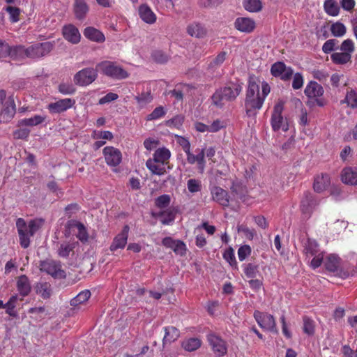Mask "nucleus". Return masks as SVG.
Segmentation results:
<instances>
[{
    "mask_svg": "<svg viewBox=\"0 0 357 357\" xmlns=\"http://www.w3.org/2000/svg\"><path fill=\"white\" fill-rule=\"evenodd\" d=\"M243 89V83L229 82L225 86L216 90L211 97L213 104L219 108L223 107L225 101H234Z\"/></svg>",
    "mask_w": 357,
    "mask_h": 357,
    "instance_id": "f257e3e1",
    "label": "nucleus"
},
{
    "mask_svg": "<svg viewBox=\"0 0 357 357\" xmlns=\"http://www.w3.org/2000/svg\"><path fill=\"white\" fill-rule=\"evenodd\" d=\"M323 87L314 81H310L306 86L304 93L310 98H319L324 94Z\"/></svg>",
    "mask_w": 357,
    "mask_h": 357,
    "instance_id": "6ab92c4d",
    "label": "nucleus"
},
{
    "mask_svg": "<svg viewBox=\"0 0 357 357\" xmlns=\"http://www.w3.org/2000/svg\"><path fill=\"white\" fill-rule=\"evenodd\" d=\"M62 33L64 38L73 44H77L80 41L81 35L79 30L73 24L64 26Z\"/></svg>",
    "mask_w": 357,
    "mask_h": 357,
    "instance_id": "f3484780",
    "label": "nucleus"
},
{
    "mask_svg": "<svg viewBox=\"0 0 357 357\" xmlns=\"http://www.w3.org/2000/svg\"><path fill=\"white\" fill-rule=\"evenodd\" d=\"M36 291L43 299H47L52 292L51 284L48 282H38L36 285Z\"/></svg>",
    "mask_w": 357,
    "mask_h": 357,
    "instance_id": "473e14b6",
    "label": "nucleus"
},
{
    "mask_svg": "<svg viewBox=\"0 0 357 357\" xmlns=\"http://www.w3.org/2000/svg\"><path fill=\"white\" fill-rule=\"evenodd\" d=\"M103 153L108 165L115 167L121 162L122 155L121 151L113 146H106L104 148Z\"/></svg>",
    "mask_w": 357,
    "mask_h": 357,
    "instance_id": "f8f14e48",
    "label": "nucleus"
},
{
    "mask_svg": "<svg viewBox=\"0 0 357 357\" xmlns=\"http://www.w3.org/2000/svg\"><path fill=\"white\" fill-rule=\"evenodd\" d=\"M44 118L40 115H36L33 117L24 119L20 121V124L22 126H37L44 121Z\"/></svg>",
    "mask_w": 357,
    "mask_h": 357,
    "instance_id": "a18cd8bd",
    "label": "nucleus"
},
{
    "mask_svg": "<svg viewBox=\"0 0 357 357\" xmlns=\"http://www.w3.org/2000/svg\"><path fill=\"white\" fill-rule=\"evenodd\" d=\"M91 296V292L89 290H84L78 294L70 301V305L77 307L80 304L87 301Z\"/></svg>",
    "mask_w": 357,
    "mask_h": 357,
    "instance_id": "ea45409f",
    "label": "nucleus"
},
{
    "mask_svg": "<svg viewBox=\"0 0 357 357\" xmlns=\"http://www.w3.org/2000/svg\"><path fill=\"white\" fill-rule=\"evenodd\" d=\"M243 6L248 11L258 12L261 9V2L260 0H244Z\"/></svg>",
    "mask_w": 357,
    "mask_h": 357,
    "instance_id": "37998d69",
    "label": "nucleus"
},
{
    "mask_svg": "<svg viewBox=\"0 0 357 357\" xmlns=\"http://www.w3.org/2000/svg\"><path fill=\"white\" fill-rule=\"evenodd\" d=\"M68 224L70 227H75L77 228L78 233L76 236L82 243L88 242L89 234L83 223L73 220L68 221Z\"/></svg>",
    "mask_w": 357,
    "mask_h": 357,
    "instance_id": "393cba45",
    "label": "nucleus"
},
{
    "mask_svg": "<svg viewBox=\"0 0 357 357\" xmlns=\"http://www.w3.org/2000/svg\"><path fill=\"white\" fill-rule=\"evenodd\" d=\"M254 317L261 328L278 333V331L276 328V323L273 315L255 311Z\"/></svg>",
    "mask_w": 357,
    "mask_h": 357,
    "instance_id": "0eeeda50",
    "label": "nucleus"
},
{
    "mask_svg": "<svg viewBox=\"0 0 357 357\" xmlns=\"http://www.w3.org/2000/svg\"><path fill=\"white\" fill-rule=\"evenodd\" d=\"M236 29L241 32L250 33L255 27V22L250 18L238 17L234 22Z\"/></svg>",
    "mask_w": 357,
    "mask_h": 357,
    "instance_id": "aec40b11",
    "label": "nucleus"
},
{
    "mask_svg": "<svg viewBox=\"0 0 357 357\" xmlns=\"http://www.w3.org/2000/svg\"><path fill=\"white\" fill-rule=\"evenodd\" d=\"M170 151L166 148L157 149L153 154L155 162L164 164L170 158Z\"/></svg>",
    "mask_w": 357,
    "mask_h": 357,
    "instance_id": "4c0bfd02",
    "label": "nucleus"
},
{
    "mask_svg": "<svg viewBox=\"0 0 357 357\" xmlns=\"http://www.w3.org/2000/svg\"><path fill=\"white\" fill-rule=\"evenodd\" d=\"M208 341L213 351V352L218 356H222L227 354V347L226 342L220 337L210 334L208 335Z\"/></svg>",
    "mask_w": 357,
    "mask_h": 357,
    "instance_id": "9b49d317",
    "label": "nucleus"
},
{
    "mask_svg": "<svg viewBox=\"0 0 357 357\" xmlns=\"http://www.w3.org/2000/svg\"><path fill=\"white\" fill-rule=\"evenodd\" d=\"M331 58L334 63L342 65L351 61V55L349 52H335Z\"/></svg>",
    "mask_w": 357,
    "mask_h": 357,
    "instance_id": "e433bc0d",
    "label": "nucleus"
},
{
    "mask_svg": "<svg viewBox=\"0 0 357 357\" xmlns=\"http://www.w3.org/2000/svg\"><path fill=\"white\" fill-rule=\"evenodd\" d=\"M345 26L340 22H336L331 25V31L332 34L335 37H341L346 33Z\"/></svg>",
    "mask_w": 357,
    "mask_h": 357,
    "instance_id": "49530a36",
    "label": "nucleus"
},
{
    "mask_svg": "<svg viewBox=\"0 0 357 357\" xmlns=\"http://www.w3.org/2000/svg\"><path fill=\"white\" fill-rule=\"evenodd\" d=\"M59 91L64 95L73 94L76 89L71 83H61L58 86Z\"/></svg>",
    "mask_w": 357,
    "mask_h": 357,
    "instance_id": "603ef678",
    "label": "nucleus"
},
{
    "mask_svg": "<svg viewBox=\"0 0 357 357\" xmlns=\"http://www.w3.org/2000/svg\"><path fill=\"white\" fill-rule=\"evenodd\" d=\"M264 98L256 96V98L245 99V112L248 116H254L257 114V110L261 108L264 103Z\"/></svg>",
    "mask_w": 357,
    "mask_h": 357,
    "instance_id": "2eb2a0df",
    "label": "nucleus"
},
{
    "mask_svg": "<svg viewBox=\"0 0 357 357\" xmlns=\"http://www.w3.org/2000/svg\"><path fill=\"white\" fill-rule=\"evenodd\" d=\"M96 67L102 74L114 79H123L129 76V73L121 66L110 61L100 62Z\"/></svg>",
    "mask_w": 357,
    "mask_h": 357,
    "instance_id": "f03ea898",
    "label": "nucleus"
},
{
    "mask_svg": "<svg viewBox=\"0 0 357 357\" xmlns=\"http://www.w3.org/2000/svg\"><path fill=\"white\" fill-rule=\"evenodd\" d=\"M187 185L188 190L192 193L199 192L202 189L201 182L196 179L188 180Z\"/></svg>",
    "mask_w": 357,
    "mask_h": 357,
    "instance_id": "bf43d9fd",
    "label": "nucleus"
},
{
    "mask_svg": "<svg viewBox=\"0 0 357 357\" xmlns=\"http://www.w3.org/2000/svg\"><path fill=\"white\" fill-rule=\"evenodd\" d=\"M318 244L314 240L308 238L304 245V251L307 255H314L317 252Z\"/></svg>",
    "mask_w": 357,
    "mask_h": 357,
    "instance_id": "c03bdc74",
    "label": "nucleus"
},
{
    "mask_svg": "<svg viewBox=\"0 0 357 357\" xmlns=\"http://www.w3.org/2000/svg\"><path fill=\"white\" fill-rule=\"evenodd\" d=\"M173 251L176 254L181 256H183L185 254L186 248L185 243L179 240H176L175 243H174L173 248H172Z\"/></svg>",
    "mask_w": 357,
    "mask_h": 357,
    "instance_id": "052dcab7",
    "label": "nucleus"
},
{
    "mask_svg": "<svg viewBox=\"0 0 357 357\" xmlns=\"http://www.w3.org/2000/svg\"><path fill=\"white\" fill-rule=\"evenodd\" d=\"M342 181L348 185H357V168L346 167L342 172Z\"/></svg>",
    "mask_w": 357,
    "mask_h": 357,
    "instance_id": "5701e85b",
    "label": "nucleus"
},
{
    "mask_svg": "<svg viewBox=\"0 0 357 357\" xmlns=\"http://www.w3.org/2000/svg\"><path fill=\"white\" fill-rule=\"evenodd\" d=\"M75 103V100L71 98L61 99L55 102L49 104L47 108L50 113L59 114L71 108Z\"/></svg>",
    "mask_w": 357,
    "mask_h": 357,
    "instance_id": "ddd939ff",
    "label": "nucleus"
},
{
    "mask_svg": "<svg viewBox=\"0 0 357 357\" xmlns=\"http://www.w3.org/2000/svg\"><path fill=\"white\" fill-rule=\"evenodd\" d=\"M180 336L179 331L174 326H167L165 328V336L162 340V345L165 347L167 344H171L176 341Z\"/></svg>",
    "mask_w": 357,
    "mask_h": 357,
    "instance_id": "bb28decb",
    "label": "nucleus"
},
{
    "mask_svg": "<svg viewBox=\"0 0 357 357\" xmlns=\"http://www.w3.org/2000/svg\"><path fill=\"white\" fill-rule=\"evenodd\" d=\"M338 41L336 39H330L326 40L322 46V50L324 53L328 54L335 50H337Z\"/></svg>",
    "mask_w": 357,
    "mask_h": 357,
    "instance_id": "3c124183",
    "label": "nucleus"
},
{
    "mask_svg": "<svg viewBox=\"0 0 357 357\" xmlns=\"http://www.w3.org/2000/svg\"><path fill=\"white\" fill-rule=\"evenodd\" d=\"M224 0H199L198 4L199 7L204 8H213L218 6Z\"/></svg>",
    "mask_w": 357,
    "mask_h": 357,
    "instance_id": "864d4df0",
    "label": "nucleus"
},
{
    "mask_svg": "<svg viewBox=\"0 0 357 357\" xmlns=\"http://www.w3.org/2000/svg\"><path fill=\"white\" fill-rule=\"evenodd\" d=\"M231 192L234 194H236L238 197V198L241 199H243V198L245 196V188L240 185L237 184H233L231 187Z\"/></svg>",
    "mask_w": 357,
    "mask_h": 357,
    "instance_id": "69168bd1",
    "label": "nucleus"
},
{
    "mask_svg": "<svg viewBox=\"0 0 357 357\" xmlns=\"http://www.w3.org/2000/svg\"><path fill=\"white\" fill-rule=\"evenodd\" d=\"M340 266L339 258L335 255H330L325 262L326 268L333 273H335L338 271Z\"/></svg>",
    "mask_w": 357,
    "mask_h": 357,
    "instance_id": "f704fd0d",
    "label": "nucleus"
},
{
    "mask_svg": "<svg viewBox=\"0 0 357 357\" xmlns=\"http://www.w3.org/2000/svg\"><path fill=\"white\" fill-rule=\"evenodd\" d=\"M166 112L162 106L155 107L153 111L146 116L147 121H152L164 116Z\"/></svg>",
    "mask_w": 357,
    "mask_h": 357,
    "instance_id": "8fccbe9b",
    "label": "nucleus"
},
{
    "mask_svg": "<svg viewBox=\"0 0 357 357\" xmlns=\"http://www.w3.org/2000/svg\"><path fill=\"white\" fill-rule=\"evenodd\" d=\"M39 268L40 271L45 272L54 278H66V273L61 269V265L59 261L54 260L40 261Z\"/></svg>",
    "mask_w": 357,
    "mask_h": 357,
    "instance_id": "39448f33",
    "label": "nucleus"
},
{
    "mask_svg": "<svg viewBox=\"0 0 357 357\" xmlns=\"http://www.w3.org/2000/svg\"><path fill=\"white\" fill-rule=\"evenodd\" d=\"M284 109V103L282 101L278 102L273 108L271 115V123L273 131L277 132L282 129L284 132L289 130V126L282 116Z\"/></svg>",
    "mask_w": 357,
    "mask_h": 357,
    "instance_id": "20e7f679",
    "label": "nucleus"
},
{
    "mask_svg": "<svg viewBox=\"0 0 357 357\" xmlns=\"http://www.w3.org/2000/svg\"><path fill=\"white\" fill-rule=\"evenodd\" d=\"M258 268L257 264L252 263L248 264L244 268L245 275L250 278H256L259 273Z\"/></svg>",
    "mask_w": 357,
    "mask_h": 357,
    "instance_id": "09e8293b",
    "label": "nucleus"
},
{
    "mask_svg": "<svg viewBox=\"0 0 357 357\" xmlns=\"http://www.w3.org/2000/svg\"><path fill=\"white\" fill-rule=\"evenodd\" d=\"M15 104L14 100L9 97L8 100L6 102L3 109L0 114L1 121L7 122L10 121L15 114Z\"/></svg>",
    "mask_w": 357,
    "mask_h": 357,
    "instance_id": "a211bd4d",
    "label": "nucleus"
},
{
    "mask_svg": "<svg viewBox=\"0 0 357 357\" xmlns=\"http://www.w3.org/2000/svg\"><path fill=\"white\" fill-rule=\"evenodd\" d=\"M54 47V43L45 42L29 46L26 48L27 58H39L49 54Z\"/></svg>",
    "mask_w": 357,
    "mask_h": 357,
    "instance_id": "423d86ee",
    "label": "nucleus"
},
{
    "mask_svg": "<svg viewBox=\"0 0 357 357\" xmlns=\"http://www.w3.org/2000/svg\"><path fill=\"white\" fill-rule=\"evenodd\" d=\"M154 160L149 159L146 161V167L154 174L163 175L165 172V168L164 164H156Z\"/></svg>",
    "mask_w": 357,
    "mask_h": 357,
    "instance_id": "c9c22d12",
    "label": "nucleus"
},
{
    "mask_svg": "<svg viewBox=\"0 0 357 357\" xmlns=\"http://www.w3.org/2000/svg\"><path fill=\"white\" fill-rule=\"evenodd\" d=\"M324 8L326 12L331 16L337 15L340 11V8L335 0H326Z\"/></svg>",
    "mask_w": 357,
    "mask_h": 357,
    "instance_id": "a19ab883",
    "label": "nucleus"
},
{
    "mask_svg": "<svg viewBox=\"0 0 357 357\" xmlns=\"http://www.w3.org/2000/svg\"><path fill=\"white\" fill-rule=\"evenodd\" d=\"M187 33L195 38H203L206 35V29L199 23H192L187 27Z\"/></svg>",
    "mask_w": 357,
    "mask_h": 357,
    "instance_id": "7c9ffc66",
    "label": "nucleus"
},
{
    "mask_svg": "<svg viewBox=\"0 0 357 357\" xmlns=\"http://www.w3.org/2000/svg\"><path fill=\"white\" fill-rule=\"evenodd\" d=\"M271 73L275 77H280L283 81H288L291 78L294 70L291 67L287 66L284 62L278 61L272 65Z\"/></svg>",
    "mask_w": 357,
    "mask_h": 357,
    "instance_id": "6e6552de",
    "label": "nucleus"
},
{
    "mask_svg": "<svg viewBox=\"0 0 357 357\" xmlns=\"http://www.w3.org/2000/svg\"><path fill=\"white\" fill-rule=\"evenodd\" d=\"M17 296H13L10 298L8 301L5 303L6 312L10 316H15V302L17 301Z\"/></svg>",
    "mask_w": 357,
    "mask_h": 357,
    "instance_id": "5fc2aeb1",
    "label": "nucleus"
},
{
    "mask_svg": "<svg viewBox=\"0 0 357 357\" xmlns=\"http://www.w3.org/2000/svg\"><path fill=\"white\" fill-rule=\"evenodd\" d=\"M303 332L308 335H312L314 333V323L312 319L308 317H303Z\"/></svg>",
    "mask_w": 357,
    "mask_h": 357,
    "instance_id": "de8ad7c7",
    "label": "nucleus"
},
{
    "mask_svg": "<svg viewBox=\"0 0 357 357\" xmlns=\"http://www.w3.org/2000/svg\"><path fill=\"white\" fill-rule=\"evenodd\" d=\"M152 217L155 218H160L162 224L169 225L175 219V213L171 209H167L160 212H152Z\"/></svg>",
    "mask_w": 357,
    "mask_h": 357,
    "instance_id": "cd10ccee",
    "label": "nucleus"
},
{
    "mask_svg": "<svg viewBox=\"0 0 357 357\" xmlns=\"http://www.w3.org/2000/svg\"><path fill=\"white\" fill-rule=\"evenodd\" d=\"M17 288L20 295L22 296H26L30 293L31 284L29 280L26 275H22L18 277Z\"/></svg>",
    "mask_w": 357,
    "mask_h": 357,
    "instance_id": "c756f323",
    "label": "nucleus"
},
{
    "mask_svg": "<svg viewBox=\"0 0 357 357\" xmlns=\"http://www.w3.org/2000/svg\"><path fill=\"white\" fill-rule=\"evenodd\" d=\"M89 10V6L84 0H75L73 4V11L75 17L79 20L85 19Z\"/></svg>",
    "mask_w": 357,
    "mask_h": 357,
    "instance_id": "412c9836",
    "label": "nucleus"
},
{
    "mask_svg": "<svg viewBox=\"0 0 357 357\" xmlns=\"http://www.w3.org/2000/svg\"><path fill=\"white\" fill-rule=\"evenodd\" d=\"M78 244L77 242H63L60 244L57 253L58 255L60 257L62 258H67L69 257L70 253L71 252H73V250L76 247V245Z\"/></svg>",
    "mask_w": 357,
    "mask_h": 357,
    "instance_id": "2f4dec72",
    "label": "nucleus"
},
{
    "mask_svg": "<svg viewBox=\"0 0 357 357\" xmlns=\"http://www.w3.org/2000/svg\"><path fill=\"white\" fill-rule=\"evenodd\" d=\"M152 58L155 62L158 63H165L167 62L169 59L168 56L160 50L153 52L152 54Z\"/></svg>",
    "mask_w": 357,
    "mask_h": 357,
    "instance_id": "13d9d810",
    "label": "nucleus"
},
{
    "mask_svg": "<svg viewBox=\"0 0 357 357\" xmlns=\"http://www.w3.org/2000/svg\"><path fill=\"white\" fill-rule=\"evenodd\" d=\"M139 14L142 20L148 24H153L156 20V16L147 5H141L139 8Z\"/></svg>",
    "mask_w": 357,
    "mask_h": 357,
    "instance_id": "c85d7f7f",
    "label": "nucleus"
},
{
    "mask_svg": "<svg viewBox=\"0 0 357 357\" xmlns=\"http://www.w3.org/2000/svg\"><path fill=\"white\" fill-rule=\"evenodd\" d=\"M83 33L87 39L93 42L101 43L105 40L103 33L93 26L85 28Z\"/></svg>",
    "mask_w": 357,
    "mask_h": 357,
    "instance_id": "4be33fe9",
    "label": "nucleus"
},
{
    "mask_svg": "<svg viewBox=\"0 0 357 357\" xmlns=\"http://www.w3.org/2000/svg\"><path fill=\"white\" fill-rule=\"evenodd\" d=\"M99 69L96 67L85 68L75 73L73 80L75 84L86 86L93 83L98 77Z\"/></svg>",
    "mask_w": 357,
    "mask_h": 357,
    "instance_id": "7ed1b4c3",
    "label": "nucleus"
},
{
    "mask_svg": "<svg viewBox=\"0 0 357 357\" xmlns=\"http://www.w3.org/2000/svg\"><path fill=\"white\" fill-rule=\"evenodd\" d=\"M201 340L196 337L185 340L182 342V347L188 351H194L201 347Z\"/></svg>",
    "mask_w": 357,
    "mask_h": 357,
    "instance_id": "72a5a7b5",
    "label": "nucleus"
},
{
    "mask_svg": "<svg viewBox=\"0 0 357 357\" xmlns=\"http://www.w3.org/2000/svg\"><path fill=\"white\" fill-rule=\"evenodd\" d=\"M170 203V197L167 195L159 196L155 199V204L157 207L163 208L168 206Z\"/></svg>",
    "mask_w": 357,
    "mask_h": 357,
    "instance_id": "4d7b16f0",
    "label": "nucleus"
},
{
    "mask_svg": "<svg viewBox=\"0 0 357 357\" xmlns=\"http://www.w3.org/2000/svg\"><path fill=\"white\" fill-rule=\"evenodd\" d=\"M346 100L350 107H357V92L352 90L348 92L346 96Z\"/></svg>",
    "mask_w": 357,
    "mask_h": 357,
    "instance_id": "e2e57ef3",
    "label": "nucleus"
},
{
    "mask_svg": "<svg viewBox=\"0 0 357 357\" xmlns=\"http://www.w3.org/2000/svg\"><path fill=\"white\" fill-rule=\"evenodd\" d=\"M251 254V248L248 245L241 246L238 250V257L240 261H243Z\"/></svg>",
    "mask_w": 357,
    "mask_h": 357,
    "instance_id": "680f3d73",
    "label": "nucleus"
},
{
    "mask_svg": "<svg viewBox=\"0 0 357 357\" xmlns=\"http://www.w3.org/2000/svg\"><path fill=\"white\" fill-rule=\"evenodd\" d=\"M212 198L214 201L220 204L224 207H227L229 204V196L228 192L218 186H214L211 189Z\"/></svg>",
    "mask_w": 357,
    "mask_h": 357,
    "instance_id": "dca6fc26",
    "label": "nucleus"
},
{
    "mask_svg": "<svg viewBox=\"0 0 357 357\" xmlns=\"http://www.w3.org/2000/svg\"><path fill=\"white\" fill-rule=\"evenodd\" d=\"M319 202L310 192H305L301 202V210L305 218H310Z\"/></svg>",
    "mask_w": 357,
    "mask_h": 357,
    "instance_id": "9d476101",
    "label": "nucleus"
},
{
    "mask_svg": "<svg viewBox=\"0 0 357 357\" xmlns=\"http://www.w3.org/2000/svg\"><path fill=\"white\" fill-rule=\"evenodd\" d=\"M6 11L10 15V20L12 22H17L19 21V15L20 14V9L17 7L7 6L5 8Z\"/></svg>",
    "mask_w": 357,
    "mask_h": 357,
    "instance_id": "6e6d98bb",
    "label": "nucleus"
},
{
    "mask_svg": "<svg viewBox=\"0 0 357 357\" xmlns=\"http://www.w3.org/2000/svg\"><path fill=\"white\" fill-rule=\"evenodd\" d=\"M45 220L43 218H35L29 222V229L31 236H33L44 225Z\"/></svg>",
    "mask_w": 357,
    "mask_h": 357,
    "instance_id": "79ce46f5",
    "label": "nucleus"
},
{
    "mask_svg": "<svg viewBox=\"0 0 357 357\" xmlns=\"http://www.w3.org/2000/svg\"><path fill=\"white\" fill-rule=\"evenodd\" d=\"M16 227L19 235L20 244L23 248H27L30 245V237L29 225L23 218H18L16 220Z\"/></svg>",
    "mask_w": 357,
    "mask_h": 357,
    "instance_id": "1a4fd4ad",
    "label": "nucleus"
},
{
    "mask_svg": "<svg viewBox=\"0 0 357 357\" xmlns=\"http://www.w3.org/2000/svg\"><path fill=\"white\" fill-rule=\"evenodd\" d=\"M340 50L343 52H349L351 55L354 51V43L351 39H347L342 42L340 46Z\"/></svg>",
    "mask_w": 357,
    "mask_h": 357,
    "instance_id": "0e129e2a",
    "label": "nucleus"
},
{
    "mask_svg": "<svg viewBox=\"0 0 357 357\" xmlns=\"http://www.w3.org/2000/svg\"><path fill=\"white\" fill-rule=\"evenodd\" d=\"M30 130L27 128H20L13 132V137L16 139H25L29 135Z\"/></svg>",
    "mask_w": 357,
    "mask_h": 357,
    "instance_id": "338daca9",
    "label": "nucleus"
},
{
    "mask_svg": "<svg viewBox=\"0 0 357 357\" xmlns=\"http://www.w3.org/2000/svg\"><path fill=\"white\" fill-rule=\"evenodd\" d=\"M184 118L181 115H178L172 118V119L167 121L168 126H174L175 128H179L183 124Z\"/></svg>",
    "mask_w": 357,
    "mask_h": 357,
    "instance_id": "774afa93",
    "label": "nucleus"
},
{
    "mask_svg": "<svg viewBox=\"0 0 357 357\" xmlns=\"http://www.w3.org/2000/svg\"><path fill=\"white\" fill-rule=\"evenodd\" d=\"M129 230L130 228L128 225H125L123 227L121 233L116 235L114 238L113 242L112 243L109 248L111 251H115L117 249H121L126 246L128 241Z\"/></svg>",
    "mask_w": 357,
    "mask_h": 357,
    "instance_id": "4468645a",
    "label": "nucleus"
},
{
    "mask_svg": "<svg viewBox=\"0 0 357 357\" xmlns=\"http://www.w3.org/2000/svg\"><path fill=\"white\" fill-rule=\"evenodd\" d=\"M7 56H10L13 60L23 59L26 57V48L23 45L10 46Z\"/></svg>",
    "mask_w": 357,
    "mask_h": 357,
    "instance_id": "b1692460",
    "label": "nucleus"
},
{
    "mask_svg": "<svg viewBox=\"0 0 357 357\" xmlns=\"http://www.w3.org/2000/svg\"><path fill=\"white\" fill-rule=\"evenodd\" d=\"M253 96H261L259 94V86L252 77H250L245 99H250Z\"/></svg>",
    "mask_w": 357,
    "mask_h": 357,
    "instance_id": "58836bf2",
    "label": "nucleus"
},
{
    "mask_svg": "<svg viewBox=\"0 0 357 357\" xmlns=\"http://www.w3.org/2000/svg\"><path fill=\"white\" fill-rule=\"evenodd\" d=\"M331 184L330 177L328 174H321L315 178L313 188L317 192L325 190Z\"/></svg>",
    "mask_w": 357,
    "mask_h": 357,
    "instance_id": "a878e982",
    "label": "nucleus"
}]
</instances>
